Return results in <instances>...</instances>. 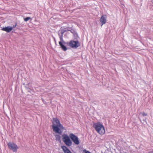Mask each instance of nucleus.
Listing matches in <instances>:
<instances>
[{
    "mask_svg": "<svg viewBox=\"0 0 153 153\" xmlns=\"http://www.w3.org/2000/svg\"><path fill=\"white\" fill-rule=\"evenodd\" d=\"M73 142L76 145H78L79 143V141L78 138L73 133L69 134V137L66 134H63L62 135V139L65 144L68 147L71 146L72 142L70 138Z\"/></svg>",
    "mask_w": 153,
    "mask_h": 153,
    "instance_id": "f257e3e1",
    "label": "nucleus"
},
{
    "mask_svg": "<svg viewBox=\"0 0 153 153\" xmlns=\"http://www.w3.org/2000/svg\"><path fill=\"white\" fill-rule=\"evenodd\" d=\"M52 128L53 131L56 133L61 134L62 131L60 129L63 130L64 127L60 123L59 121L57 118H53L52 122Z\"/></svg>",
    "mask_w": 153,
    "mask_h": 153,
    "instance_id": "f03ea898",
    "label": "nucleus"
},
{
    "mask_svg": "<svg viewBox=\"0 0 153 153\" xmlns=\"http://www.w3.org/2000/svg\"><path fill=\"white\" fill-rule=\"evenodd\" d=\"M96 131L100 134L102 135L105 133V130L103 125L98 123H96Z\"/></svg>",
    "mask_w": 153,
    "mask_h": 153,
    "instance_id": "7ed1b4c3",
    "label": "nucleus"
},
{
    "mask_svg": "<svg viewBox=\"0 0 153 153\" xmlns=\"http://www.w3.org/2000/svg\"><path fill=\"white\" fill-rule=\"evenodd\" d=\"M7 145L9 148L12 150L13 152H17L18 147L16 144L10 142L8 143Z\"/></svg>",
    "mask_w": 153,
    "mask_h": 153,
    "instance_id": "20e7f679",
    "label": "nucleus"
},
{
    "mask_svg": "<svg viewBox=\"0 0 153 153\" xmlns=\"http://www.w3.org/2000/svg\"><path fill=\"white\" fill-rule=\"evenodd\" d=\"M69 46L73 48H77L80 45V43L78 41L72 40L69 43Z\"/></svg>",
    "mask_w": 153,
    "mask_h": 153,
    "instance_id": "39448f33",
    "label": "nucleus"
},
{
    "mask_svg": "<svg viewBox=\"0 0 153 153\" xmlns=\"http://www.w3.org/2000/svg\"><path fill=\"white\" fill-rule=\"evenodd\" d=\"M106 16L105 15H103L101 17L100 22L101 23V26L105 24L106 22Z\"/></svg>",
    "mask_w": 153,
    "mask_h": 153,
    "instance_id": "423d86ee",
    "label": "nucleus"
},
{
    "mask_svg": "<svg viewBox=\"0 0 153 153\" xmlns=\"http://www.w3.org/2000/svg\"><path fill=\"white\" fill-rule=\"evenodd\" d=\"M64 153H72L65 146H63L61 147Z\"/></svg>",
    "mask_w": 153,
    "mask_h": 153,
    "instance_id": "0eeeda50",
    "label": "nucleus"
},
{
    "mask_svg": "<svg viewBox=\"0 0 153 153\" xmlns=\"http://www.w3.org/2000/svg\"><path fill=\"white\" fill-rule=\"evenodd\" d=\"M13 27H12L8 26L3 28L2 30L7 32H10L13 29Z\"/></svg>",
    "mask_w": 153,
    "mask_h": 153,
    "instance_id": "6e6552de",
    "label": "nucleus"
},
{
    "mask_svg": "<svg viewBox=\"0 0 153 153\" xmlns=\"http://www.w3.org/2000/svg\"><path fill=\"white\" fill-rule=\"evenodd\" d=\"M63 43L61 42H59V44L62 50L64 51H66L67 50V48L66 46L63 45Z\"/></svg>",
    "mask_w": 153,
    "mask_h": 153,
    "instance_id": "1a4fd4ad",
    "label": "nucleus"
},
{
    "mask_svg": "<svg viewBox=\"0 0 153 153\" xmlns=\"http://www.w3.org/2000/svg\"><path fill=\"white\" fill-rule=\"evenodd\" d=\"M56 140V141H60L61 137L59 135H55Z\"/></svg>",
    "mask_w": 153,
    "mask_h": 153,
    "instance_id": "9d476101",
    "label": "nucleus"
},
{
    "mask_svg": "<svg viewBox=\"0 0 153 153\" xmlns=\"http://www.w3.org/2000/svg\"><path fill=\"white\" fill-rule=\"evenodd\" d=\"M63 33H62L61 35L59 34V36L60 39L61 40L60 42H62V43H64L65 42H64V41H63V37H62Z\"/></svg>",
    "mask_w": 153,
    "mask_h": 153,
    "instance_id": "9b49d317",
    "label": "nucleus"
},
{
    "mask_svg": "<svg viewBox=\"0 0 153 153\" xmlns=\"http://www.w3.org/2000/svg\"><path fill=\"white\" fill-rule=\"evenodd\" d=\"M31 19V18L30 17H27L26 18H24V20L25 22H27L28 20Z\"/></svg>",
    "mask_w": 153,
    "mask_h": 153,
    "instance_id": "f8f14e48",
    "label": "nucleus"
},
{
    "mask_svg": "<svg viewBox=\"0 0 153 153\" xmlns=\"http://www.w3.org/2000/svg\"><path fill=\"white\" fill-rule=\"evenodd\" d=\"M83 152L85 153H91V152H90L89 151L86 150L85 149H84L83 150Z\"/></svg>",
    "mask_w": 153,
    "mask_h": 153,
    "instance_id": "ddd939ff",
    "label": "nucleus"
},
{
    "mask_svg": "<svg viewBox=\"0 0 153 153\" xmlns=\"http://www.w3.org/2000/svg\"><path fill=\"white\" fill-rule=\"evenodd\" d=\"M140 114H142V116H146L147 115V114H146L144 113H140Z\"/></svg>",
    "mask_w": 153,
    "mask_h": 153,
    "instance_id": "4468645a",
    "label": "nucleus"
},
{
    "mask_svg": "<svg viewBox=\"0 0 153 153\" xmlns=\"http://www.w3.org/2000/svg\"><path fill=\"white\" fill-rule=\"evenodd\" d=\"M93 127L96 129V124H94L93 126Z\"/></svg>",
    "mask_w": 153,
    "mask_h": 153,
    "instance_id": "2eb2a0df",
    "label": "nucleus"
},
{
    "mask_svg": "<svg viewBox=\"0 0 153 153\" xmlns=\"http://www.w3.org/2000/svg\"><path fill=\"white\" fill-rule=\"evenodd\" d=\"M16 24L15 25H13V27H13V28H15L16 27Z\"/></svg>",
    "mask_w": 153,
    "mask_h": 153,
    "instance_id": "dca6fc26",
    "label": "nucleus"
}]
</instances>
